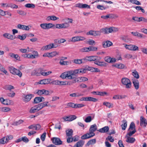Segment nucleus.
I'll return each mask as SVG.
<instances>
[{"label": "nucleus", "mask_w": 147, "mask_h": 147, "mask_svg": "<svg viewBox=\"0 0 147 147\" xmlns=\"http://www.w3.org/2000/svg\"><path fill=\"white\" fill-rule=\"evenodd\" d=\"M118 30L117 28L113 27L109 28H102L99 30H94V36H100L101 35L102 33H103L104 34H108L110 33L116 32L118 31Z\"/></svg>", "instance_id": "f257e3e1"}, {"label": "nucleus", "mask_w": 147, "mask_h": 147, "mask_svg": "<svg viewBox=\"0 0 147 147\" xmlns=\"http://www.w3.org/2000/svg\"><path fill=\"white\" fill-rule=\"evenodd\" d=\"M96 130L97 126L95 124L91 125L89 129L90 132L82 136L81 138L82 140H85L93 137L95 135L94 132Z\"/></svg>", "instance_id": "f03ea898"}, {"label": "nucleus", "mask_w": 147, "mask_h": 147, "mask_svg": "<svg viewBox=\"0 0 147 147\" xmlns=\"http://www.w3.org/2000/svg\"><path fill=\"white\" fill-rule=\"evenodd\" d=\"M60 77L62 79L69 80L74 79L75 78V77H74V74L72 70L63 73L61 74Z\"/></svg>", "instance_id": "7ed1b4c3"}, {"label": "nucleus", "mask_w": 147, "mask_h": 147, "mask_svg": "<svg viewBox=\"0 0 147 147\" xmlns=\"http://www.w3.org/2000/svg\"><path fill=\"white\" fill-rule=\"evenodd\" d=\"M63 21H65V23L61 24L62 28H66L69 27L70 25L69 23H73V20L71 18H65L63 19Z\"/></svg>", "instance_id": "20e7f679"}, {"label": "nucleus", "mask_w": 147, "mask_h": 147, "mask_svg": "<svg viewBox=\"0 0 147 147\" xmlns=\"http://www.w3.org/2000/svg\"><path fill=\"white\" fill-rule=\"evenodd\" d=\"M123 45L127 49L133 51L139 50L138 47L136 45L132 44L127 45L125 43L123 44Z\"/></svg>", "instance_id": "39448f33"}, {"label": "nucleus", "mask_w": 147, "mask_h": 147, "mask_svg": "<svg viewBox=\"0 0 147 147\" xmlns=\"http://www.w3.org/2000/svg\"><path fill=\"white\" fill-rule=\"evenodd\" d=\"M10 72L11 74L18 76L21 77L22 75L21 72L19 70L13 67H10L9 68Z\"/></svg>", "instance_id": "423d86ee"}, {"label": "nucleus", "mask_w": 147, "mask_h": 147, "mask_svg": "<svg viewBox=\"0 0 147 147\" xmlns=\"http://www.w3.org/2000/svg\"><path fill=\"white\" fill-rule=\"evenodd\" d=\"M122 84L125 86L126 88H130L131 87V83L130 80L126 78H123L121 80Z\"/></svg>", "instance_id": "0eeeda50"}, {"label": "nucleus", "mask_w": 147, "mask_h": 147, "mask_svg": "<svg viewBox=\"0 0 147 147\" xmlns=\"http://www.w3.org/2000/svg\"><path fill=\"white\" fill-rule=\"evenodd\" d=\"M52 143L55 145H60L62 144L63 142L60 138L53 137L51 139Z\"/></svg>", "instance_id": "6e6552de"}, {"label": "nucleus", "mask_w": 147, "mask_h": 147, "mask_svg": "<svg viewBox=\"0 0 147 147\" xmlns=\"http://www.w3.org/2000/svg\"><path fill=\"white\" fill-rule=\"evenodd\" d=\"M79 100L80 101H90L93 102H96L98 101L97 99L91 97H82L79 99Z\"/></svg>", "instance_id": "1a4fd4ad"}, {"label": "nucleus", "mask_w": 147, "mask_h": 147, "mask_svg": "<svg viewBox=\"0 0 147 147\" xmlns=\"http://www.w3.org/2000/svg\"><path fill=\"white\" fill-rule=\"evenodd\" d=\"M86 39V38L82 36H78L72 37L70 40V41L75 42L77 41H83Z\"/></svg>", "instance_id": "9d476101"}, {"label": "nucleus", "mask_w": 147, "mask_h": 147, "mask_svg": "<svg viewBox=\"0 0 147 147\" xmlns=\"http://www.w3.org/2000/svg\"><path fill=\"white\" fill-rule=\"evenodd\" d=\"M40 105L38 104L31 108L30 110V112L31 113L37 112L40 110Z\"/></svg>", "instance_id": "9b49d317"}, {"label": "nucleus", "mask_w": 147, "mask_h": 147, "mask_svg": "<svg viewBox=\"0 0 147 147\" xmlns=\"http://www.w3.org/2000/svg\"><path fill=\"white\" fill-rule=\"evenodd\" d=\"M88 80V79L85 77H78L74 80L73 81V83H75L76 82H85L87 81Z\"/></svg>", "instance_id": "f8f14e48"}, {"label": "nucleus", "mask_w": 147, "mask_h": 147, "mask_svg": "<svg viewBox=\"0 0 147 147\" xmlns=\"http://www.w3.org/2000/svg\"><path fill=\"white\" fill-rule=\"evenodd\" d=\"M99 58H97V59L94 61V64L97 65L101 67L106 66H107V63L104 61H99Z\"/></svg>", "instance_id": "ddd939ff"}, {"label": "nucleus", "mask_w": 147, "mask_h": 147, "mask_svg": "<svg viewBox=\"0 0 147 147\" xmlns=\"http://www.w3.org/2000/svg\"><path fill=\"white\" fill-rule=\"evenodd\" d=\"M51 80L49 79H43L39 81L38 82H36L37 84H46L50 83Z\"/></svg>", "instance_id": "4468645a"}, {"label": "nucleus", "mask_w": 147, "mask_h": 147, "mask_svg": "<svg viewBox=\"0 0 147 147\" xmlns=\"http://www.w3.org/2000/svg\"><path fill=\"white\" fill-rule=\"evenodd\" d=\"M56 46H55L53 44H50L48 45L43 46L42 49L43 50H49L53 48H55Z\"/></svg>", "instance_id": "2eb2a0df"}, {"label": "nucleus", "mask_w": 147, "mask_h": 147, "mask_svg": "<svg viewBox=\"0 0 147 147\" xmlns=\"http://www.w3.org/2000/svg\"><path fill=\"white\" fill-rule=\"evenodd\" d=\"M87 61H95L97 59V58H99V59H101V58L100 57H97L96 56H91L86 57Z\"/></svg>", "instance_id": "dca6fc26"}, {"label": "nucleus", "mask_w": 147, "mask_h": 147, "mask_svg": "<svg viewBox=\"0 0 147 147\" xmlns=\"http://www.w3.org/2000/svg\"><path fill=\"white\" fill-rule=\"evenodd\" d=\"M36 93L39 95H41L43 94L48 95L49 94V92L48 90L43 89L38 90Z\"/></svg>", "instance_id": "f3484780"}, {"label": "nucleus", "mask_w": 147, "mask_h": 147, "mask_svg": "<svg viewBox=\"0 0 147 147\" xmlns=\"http://www.w3.org/2000/svg\"><path fill=\"white\" fill-rule=\"evenodd\" d=\"M9 55L10 57L15 59L17 61H20V57L18 54H15L13 53H9Z\"/></svg>", "instance_id": "a211bd4d"}, {"label": "nucleus", "mask_w": 147, "mask_h": 147, "mask_svg": "<svg viewBox=\"0 0 147 147\" xmlns=\"http://www.w3.org/2000/svg\"><path fill=\"white\" fill-rule=\"evenodd\" d=\"M17 28L19 29H21L23 30H29V28L28 26L25 25L19 24L17 26Z\"/></svg>", "instance_id": "6ab92c4d"}, {"label": "nucleus", "mask_w": 147, "mask_h": 147, "mask_svg": "<svg viewBox=\"0 0 147 147\" xmlns=\"http://www.w3.org/2000/svg\"><path fill=\"white\" fill-rule=\"evenodd\" d=\"M3 36L5 38L10 40H13L15 38L13 36L10 34L5 33L3 34Z\"/></svg>", "instance_id": "aec40b11"}, {"label": "nucleus", "mask_w": 147, "mask_h": 147, "mask_svg": "<svg viewBox=\"0 0 147 147\" xmlns=\"http://www.w3.org/2000/svg\"><path fill=\"white\" fill-rule=\"evenodd\" d=\"M92 93L93 94L100 95L101 96H103L105 95H106L107 94V93L105 92H101L98 91H93L92 92Z\"/></svg>", "instance_id": "412c9836"}, {"label": "nucleus", "mask_w": 147, "mask_h": 147, "mask_svg": "<svg viewBox=\"0 0 147 147\" xmlns=\"http://www.w3.org/2000/svg\"><path fill=\"white\" fill-rule=\"evenodd\" d=\"M112 45V42L109 41H105L102 43L103 46L104 48L107 47L111 46Z\"/></svg>", "instance_id": "4be33fe9"}, {"label": "nucleus", "mask_w": 147, "mask_h": 147, "mask_svg": "<svg viewBox=\"0 0 147 147\" xmlns=\"http://www.w3.org/2000/svg\"><path fill=\"white\" fill-rule=\"evenodd\" d=\"M77 117L75 115H69V116H65L62 117L63 119H76Z\"/></svg>", "instance_id": "5701e85b"}, {"label": "nucleus", "mask_w": 147, "mask_h": 147, "mask_svg": "<svg viewBox=\"0 0 147 147\" xmlns=\"http://www.w3.org/2000/svg\"><path fill=\"white\" fill-rule=\"evenodd\" d=\"M44 99L43 97H36L34 100V102L35 103H38L42 101V99Z\"/></svg>", "instance_id": "b1692460"}, {"label": "nucleus", "mask_w": 147, "mask_h": 147, "mask_svg": "<svg viewBox=\"0 0 147 147\" xmlns=\"http://www.w3.org/2000/svg\"><path fill=\"white\" fill-rule=\"evenodd\" d=\"M33 96V94H30L26 95L24 98V101L27 102L29 101L31 98Z\"/></svg>", "instance_id": "393cba45"}, {"label": "nucleus", "mask_w": 147, "mask_h": 147, "mask_svg": "<svg viewBox=\"0 0 147 147\" xmlns=\"http://www.w3.org/2000/svg\"><path fill=\"white\" fill-rule=\"evenodd\" d=\"M109 130V127L107 126L99 129L98 131L101 133H105L107 132Z\"/></svg>", "instance_id": "a878e982"}, {"label": "nucleus", "mask_w": 147, "mask_h": 147, "mask_svg": "<svg viewBox=\"0 0 147 147\" xmlns=\"http://www.w3.org/2000/svg\"><path fill=\"white\" fill-rule=\"evenodd\" d=\"M103 105L105 106L106 107L109 108H112L113 107V104L107 102H104L103 103Z\"/></svg>", "instance_id": "bb28decb"}, {"label": "nucleus", "mask_w": 147, "mask_h": 147, "mask_svg": "<svg viewBox=\"0 0 147 147\" xmlns=\"http://www.w3.org/2000/svg\"><path fill=\"white\" fill-rule=\"evenodd\" d=\"M66 134L67 136L72 137L73 131L71 129H68L66 131Z\"/></svg>", "instance_id": "cd10ccee"}, {"label": "nucleus", "mask_w": 147, "mask_h": 147, "mask_svg": "<svg viewBox=\"0 0 147 147\" xmlns=\"http://www.w3.org/2000/svg\"><path fill=\"white\" fill-rule=\"evenodd\" d=\"M133 83L135 88L138 90L139 88V83L138 81L137 80H134Z\"/></svg>", "instance_id": "c85d7f7f"}, {"label": "nucleus", "mask_w": 147, "mask_h": 147, "mask_svg": "<svg viewBox=\"0 0 147 147\" xmlns=\"http://www.w3.org/2000/svg\"><path fill=\"white\" fill-rule=\"evenodd\" d=\"M127 137V138L126 140V142L129 143H133L135 140V139L134 138L129 137L127 136V135L126 137Z\"/></svg>", "instance_id": "c756f323"}, {"label": "nucleus", "mask_w": 147, "mask_h": 147, "mask_svg": "<svg viewBox=\"0 0 147 147\" xmlns=\"http://www.w3.org/2000/svg\"><path fill=\"white\" fill-rule=\"evenodd\" d=\"M113 66L118 68L120 69H122L124 68L125 67V65L121 63H116L114 64L113 65Z\"/></svg>", "instance_id": "7c9ffc66"}, {"label": "nucleus", "mask_w": 147, "mask_h": 147, "mask_svg": "<svg viewBox=\"0 0 147 147\" xmlns=\"http://www.w3.org/2000/svg\"><path fill=\"white\" fill-rule=\"evenodd\" d=\"M122 122L123 124L121 125L122 129L123 130H124L127 127V121L126 120H123L122 121Z\"/></svg>", "instance_id": "2f4dec72"}, {"label": "nucleus", "mask_w": 147, "mask_h": 147, "mask_svg": "<svg viewBox=\"0 0 147 147\" xmlns=\"http://www.w3.org/2000/svg\"><path fill=\"white\" fill-rule=\"evenodd\" d=\"M48 102H43V103L38 104L39 105H40V109H42L43 108L46 106H50V105H48Z\"/></svg>", "instance_id": "473e14b6"}, {"label": "nucleus", "mask_w": 147, "mask_h": 147, "mask_svg": "<svg viewBox=\"0 0 147 147\" xmlns=\"http://www.w3.org/2000/svg\"><path fill=\"white\" fill-rule=\"evenodd\" d=\"M8 142V140L7 139V138L5 137L3 138L0 140V144H4L7 143Z\"/></svg>", "instance_id": "72a5a7b5"}, {"label": "nucleus", "mask_w": 147, "mask_h": 147, "mask_svg": "<svg viewBox=\"0 0 147 147\" xmlns=\"http://www.w3.org/2000/svg\"><path fill=\"white\" fill-rule=\"evenodd\" d=\"M27 36V34H22V35H19L17 36V38L18 39L23 40L26 38Z\"/></svg>", "instance_id": "f704fd0d"}, {"label": "nucleus", "mask_w": 147, "mask_h": 147, "mask_svg": "<svg viewBox=\"0 0 147 147\" xmlns=\"http://www.w3.org/2000/svg\"><path fill=\"white\" fill-rule=\"evenodd\" d=\"M4 88L6 90H9L10 91L11 90L14 89V87L11 85H9L5 86L4 87Z\"/></svg>", "instance_id": "c9c22d12"}, {"label": "nucleus", "mask_w": 147, "mask_h": 147, "mask_svg": "<svg viewBox=\"0 0 147 147\" xmlns=\"http://www.w3.org/2000/svg\"><path fill=\"white\" fill-rule=\"evenodd\" d=\"M132 74L134 78L136 79H138L139 78V76L138 74L137 71L136 70H134L132 72Z\"/></svg>", "instance_id": "e433bc0d"}, {"label": "nucleus", "mask_w": 147, "mask_h": 147, "mask_svg": "<svg viewBox=\"0 0 147 147\" xmlns=\"http://www.w3.org/2000/svg\"><path fill=\"white\" fill-rule=\"evenodd\" d=\"M84 142L82 140H80L78 142L76 145L78 147H82L84 144Z\"/></svg>", "instance_id": "4c0bfd02"}, {"label": "nucleus", "mask_w": 147, "mask_h": 147, "mask_svg": "<svg viewBox=\"0 0 147 147\" xmlns=\"http://www.w3.org/2000/svg\"><path fill=\"white\" fill-rule=\"evenodd\" d=\"M0 70L1 71L4 73L5 74L7 75V71L1 64H0Z\"/></svg>", "instance_id": "58836bf2"}, {"label": "nucleus", "mask_w": 147, "mask_h": 147, "mask_svg": "<svg viewBox=\"0 0 147 147\" xmlns=\"http://www.w3.org/2000/svg\"><path fill=\"white\" fill-rule=\"evenodd\" d=\"M59 54V53L55 51L49 53V57H53Z\"/></svg>", "instance_id": "ea45409f"}, {"label": "nucleus", "mask_w": 147, "mask_h": 147, "mask_svg": "<svg viewBox=\"0 0 147 147\" xmlns=\"http://www.w3.org/2000/svg\"><path fill=\"white\" fill-rule=\"evenodd\" d=\"M96 142V140L95 139L91 140L88 141L87 143V145L89 146L90 144H94Z\"/></svg>", "instance_id": "a19ab883"}, {"label": "nucleus", "mask_w": 147, "mask_h": 147, "mask_svg": "<svg viewBox=\"0 0 147 147\" xmlns=\"http://www.w3.org/2000/svg\"><path fill=\"white\" fill-rule=\"evenodd\" d=\"M140 123L142 126L146 127L147 125L146 120H140Z\"/></svg>", "instance_id": "79ce46f5"}, {"label": "nucleus", "mask_w": 147, "mask_h": 147, "mask_svg": "<svg viewBox=\"0 0 147 147\" xmlns=\"http://www.w3.org/2000/svg\"><path fill=\"white\" fill-rule=\"evenodd\" d=\"M0 100L2 104L5 105H8L7 100L4 99L3 98L1 97L0 98Z\"/></svg>", "instance_id": "37998d69"}, {"label": "nucleus", "mask_w": 147, "mask_h": 147, "mask_svg": "<svg viewBox=\"0 0 147 147\" xmlns=\"http://www.w3.org/2000/svg\"><path fill=\"white\" fill-rule=\"evenodd\" d=\"M134 129H135V124L133 122H131L129 126V130H133Z\"/></svg>", "instance_id": "c03bdc74"}, {"label": "nucleus", "mask_w": 147, "mask_h": 147, "mask_svg": "<svg viewBox=\"0 0 147 147\" xmlns=\"http://www.w3.org/2000/svg\"><path fill=\"white\" fill-rule=\"evenodd\" d=\"M89 48L88 47H84L80 49V51L82 52H88L89 51Z\"/></svg>", "instance_id": "a18cd8bd"}, {"label": "nucleus", "mask_w": 147, "mask_h": 147, "mask_svg": "<svg viewBox=\"0 0 147 147\" xmlns=\"http://www.w3.org/2000/svg\"><path fill=\"white\" fill-rule=\"evenodd\" d=\"M24 122L23 120H18V121L13 123L12 125H17L22 123Z\"/></svg>", "instance_id": "49530a36"}, {"label": "nucleus", "mask_w": 147, "mask_h": 147, "mask_svg": "<svg viewBox=\"0 0 147 147\" xmlns=\"http://www.w3.org/2000/svg\"><path fill=\"white\" fill-rule=\"evenodd\" d=\"M129 1L133 4H135L137 5H140L141 4V3L137 0H129Z\"/></svg>", "instance_id": "de8ad7c7"}, {"label": "nucleus", "mask_w": 147, "mask_h": 147, "mask_svg": "<svg viewBox=\"0 0 147 147\" xmlns=\"http://www.w3.org/2000/svg\"><path fill=\"white\" fill-rule=\"evenodd\" d=\"M79 71L80 73V74H83L84 73H86L87 71V69H84V68H81L79 69Z\"/></svg>", "instance_id": "09e8293b"}, {"label": "nucleus", "mask_w": 147, "mask_h": 147, "mask_svg": "<svg viewBox=\"0 0 147 147\" xmlns=\"http://www.w3.org/2000/svg\"><path fill=\"white\" fill-rule=\"evenodd\" d=\"M86 43L90 45H95V42L94 41L90 39L89 40L87 41Z\"/></svg>", "instance_id": "8fccbe9b"}, {"label": "nucleus", "mask_w": 147, "mask_h": 147, "mask_svg": "<svg viewBox=\"0 0 147 147\" xmlns=\"http://www.w3.org/2000/svg\"><path fill=\"white\" fill-rule=\"evenodd\" d=\"M72 62L74 63L80 65L81 64L80 59H74L72 61Z\"/></svg>", "instance_id": "3c124183"}, {"label": "nucleus", "mask_w": 147, "mask_h": 147, "mask_svg": "<svg viewBox=\"0 0 147 147\" xmlns=\"http://www.w3.org/2000/svg\"><path fill=\"white\" fill-rule=\"evenodd\" d=\"M109 18L111 19L114 18H117L118 16L116 15H114L112 13L108 14Z\"/></svg>", "instance_id": "603ef678"}, {"label": "nucleus", "mask_w": 147, "mask_h": 147, "mask_svg": "<svg viewBox=\"0 0 147 147\" xmlns=\"http://www.w3.org/2000/svg\"><path fill=\"white\" fill-rule=\"evenodd\" d=\"M70 85V84L69 82L66 83V82L61 81H59V85Z\"/></svg>", "instance_id": "864d4df0"}, {"label": "nucleus", "mask_w": 147, "mask_h": 147, "mask_svg": "<svg viewBox=\"0 0 147 147\" xmlns=\"http://www.w3.org/2000/svg\"><path fill=\"white\" fill-rule=\"evenodd\" d=\"M25 6L27 8H34L35 5L33 4L28 3L25 5Z\"/></svg>", "instance_id": "5fc2aeb1"}, {"label": "nucleus", "mask_w": 147, "mask_h": 147, "mask_svg": "<svg viewBox=\"0 0 147 147\" xmlns=\"http://www.w3.org/2000/svg\"><path fill=\"white\" fill-rule=\"evenodd\" d=\"M59 64L61 65H68L69 62L67 61H63L60 60Z\"/></svg>", "instance_id": "6e6d98bb"}, {"label": "nucleus", "mask_w": 147, "mask_h": 147, "mask_svg": "<svg viewBox=\"0 0 147 147\" xmlns=\"http://www.w3.org/2000/svg\"><path fill=\"white\" fill-rule=\"evenodd\" d=\"M132 130V131L129 130V131L127 133V135L130 136L136 132V131L135 129Z\"/></svg>", "instance_id": "4d7b16f0"}, {"label": "nucleus", "mask_w": 147, "mask_h": 147, "mask_svg": "<svg viewBox=\"0 0 147 147\" xmlns=\"http://www.w3.org/2000/svg\"><path fill=\"white\" fill-rule=\"evenodd\" d=\"M40 26L41 28L44 29L46 30L47 29V23L41 24L40 25Z\"/></svg>", "instance_id": "13d9d810"}, {"label": "nucleus", "mask_w": 147, "mask_h": 147, "mask_svg": "<svg viewBox=\"0 0 147 147\" xmlns=\"http://www.w3.org/2000/svg\"><path fill=\"white\" fill-rule=\"evenodd\" d=\"M84 105L83 104H75V108H81L84 106Z\"/></svg>", "instance_id": "bf43d9fd"}, {"label": "nucleus", "mask_w": 147, "mask_h": 147, "mask_svg": "<svg viewBox=\"0 0 147 147\" xmlns=\"http://www.w3.org/2000/svg\"><path fill=\"white\" fill-rule=\"evenodd\" d=\"M89 51H97V48L96 47H94L92 46H90L89 47Z\"/></svg>", "instance_id": "052dcab7"}, {"label": "nucleus", "mask_w": 147, "mask_h": 147, "mask_svg": "<svg viewBox=\"0 0 147 147\" xmlns=\"http://www.w3.org/2000/svg\"><path fill=\"white\" fill-rule=\"evenodd\" d=\"M46 136V133L45 132L43 133L41 136L40 138L42 141H45Z\"/></svg>", "instance_id": "680f3d73"}, {"label": "nucleus", "mask_w": 147, "mask_h": 147, "mask_svg": "<svg viewBox=\"0 0 147 147\" xmlns=\"http://www.w3.org/2000/svg\"><path fill=\"white\" fill-rule=\"evenodd\" d=\"M20 52L22 53H28L29 51H30L28 49V50L26 49H20Z\"/></svg>", "instance_id": "e2e57ef3"}, {"label": "nucleus", "mask_w": 147, "mask_h": 147, "mask_svg": "<svg viewBox=\"0 0 147 147\" xmlns=\"http://www.w3.org/2000/svg\"><path fill=\"white\" fill-rule=\"evenodd\" d=\"M80 59L81 64L85 63L87 61V60L86 57Z\"/></svg>", "instance_id": "0e129e2a"}, {"label": "nucleus", "mask_w": 147, "mask_h": 147, "mask_svg": "<svg viewBox=\"0 0 147 147\" xmlns=\"http://www.w3.org/2000/svg\"><path fill=\"white\" fill-rule=\"evenodd\" d=\"M22 140L23 141L26 143H27L29 141L28 139L26 136L22 137Z\"/></svg>", "instance_id": "69168bd1"}, {"label": "nucleus", "mask_w": 147, "mask_h": 147, "mask_svg": "<svg viewBox=\"0 0 147 147\" xmlns=\"http://www.w3.org/2000/svg\"><path fill=\"white\" fill-rule=\"evenodd\" d=\"M68 137V138L67 139V142L68 143H70L73 141L74 138L72 137Z\"/></svg>", "instance_id": "338daca9"}, {"label": "nucleus", "mask_w": 147, "mask_h": 147, "mask_svg": "<svg viewBox=\"0 0 147 147\" xmlns=\"http://www.w3.org/2000/svg\"><path fill=\"white\" fill-rule=\"evenodd\" d=\"M111 58L109 56H107L105 58V61L108 63H111Z\"/></svg>", "instance_id": "774afa93"}]
</instances>
